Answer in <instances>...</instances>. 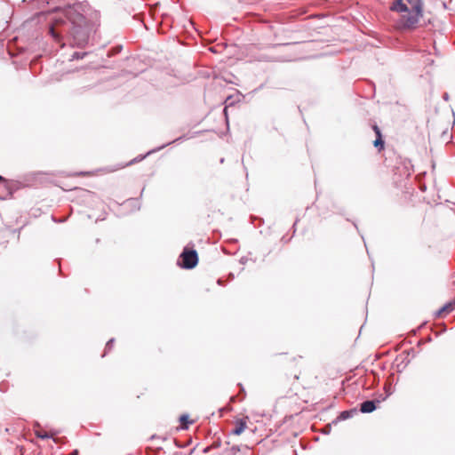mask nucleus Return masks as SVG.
<instances>
[{"label": "nucleus", "instance_id": "nucleus-2", "mask_svg": "<svg viewBox=\"0 0 455 455\" xmlns=\"http://www.w3.org/2000/svg\"><path fill=\"white\" fill-rule=\"evenodd\" d=\"M423 10L411 9L406 3L400 0V30H411L418 27Z\"/></svg>", "mask_w": 455, "mask_h": 455}, {"label": "nucleus", "instance_id": "nucleus-1", "mask_svg": "<svg viewBox=\"0 0 455 455\" xmlns=\"http://www.w3.org/2000/svg\"><path fill=\"white\" fill-rule=\"evenodd\" d=\"M68 19L72 24L70 29H67L65 27L59 28L58 22L52 26L50 32L55 41L60 43V46L63 47L65 43L61 42L62 36L68 34V41L71 46L84 47L89 39L90 26L86 21V19L82 14H76L73 16L72 12H68Z\"/></svg>", "mask_w": 455, "mask_h": 455}, {"label": "nucleus", "instance_id": "nucleus-12", "mask_svg": "<svg viewBox=\"0 0 455 455\" xmlns=\"http://www.w3.org/2000/svg\"><path fill=\"white\" fill-rule=\"evenodd\" d=\"M85 54H86L85 52H83V53L74 52V53H73V55H72V60H75V59H82V58H84V56Z\"/></svg>", "mask_w": 455, "mask_h": 455}, {"label": "nucleus", "instance_id": "nucleus-15", "mask_svg": "<svg viewBox=\"0 0 455 455\" xmlns=\"http://www.w3.org/2000/svg\"><path fill=\"white\" fill-rule=\"evenodd\" d=\"M113 343H114V339H109V340L108 341V343H107V346H106V347H107V348H108V349H110V348L112 347V346H113Z\"/></svg>", "mask_w": 455, "mask_h": 455}, {"label": "nucleus", "instance_id": "nucleus-8", "mask_svg": "<svg viewBox=\"0 0 455 455\" xmlns=\"http://www.w3.org/2000/svg\"><path fill=\"white\" fill-rule=\"evenodd\" d=\"M455 309V299L453 301L448 302L443 305L440 309H438L435 315V317H440L443 313H449Z\"/></svg>", "mask_w": 455, "mask_h": 455}, {"label": "nucleus", "instance_id": "nucleus-7", "mask_svg": "<svg viewBox=\"0 0 455 455\" xmlns=\"http://www.w3.org/2000/svg\"><path fill=\"white\" fill-rule=\"evenodd\" d=\"M372 128H373V131L375 132L376 137H377L376 140L373 141V145L375 148H379V151H380L384 148V141L382 140V135H381L380 130L378 127V125H376V124L373 125Z\"/></svg>", "mask_w": 455, "mask_h": 455}, {"label": "nucleus", "instance_id": "nucleus-6", "mask_svg": "<svg viewBox=\"0 0 455 455\" xmlns=\"http://www.w3.org/2000/svg\"><path fill=\"white\" fill-rule=\"evenodd\" d=\"M235 428L232 430V434L240 435L247 427V421L245 419H239L235 422Z\"/></svg>", "mask_w": 455, "mask_h": 455}, {"label": "nucleus", "instance_id": "nucleus-13", "mask_svg": "<svg viewBox=\"0 0 455 455\" xmlns=\"http://www.w3.org/2000/svg\"><path fill=\"white\" fill-rule=\"evenodd\" d=\"M390 9H391L392 11H398V0H394V1L392 2V4H391Z\"/></svg>", "mask_w": 455, "mask_h": 455}, {"label": "nucleus", "instance_id": "nucleus-4", "mask_svg": "<svg viewBox=\"0 0 455 455\" xmlns=\"http://www.w3.org/2000/svg\"><path fill=\"white\" fill-rule=\"evenodd\" d=\"M414 172L413 164L410 159H403L400 162V177L404 175L410 177Z\"/></svg>", "mask_w": 455, "mask_h": 455}, {"label": "nucleus", "instance_id": "nucleus-17", "mask_svg": "<svg viewBox=\"0 0 455 455\" xmlns=\"http://www.w3.org/2000/svg\"><path fill=\"white\" fill-rule=\"evenodd\" d=\"M232 450L235 451H240L239 446H233Z\"/></svg>", "mask_w": 455, "mask_h": 455}, {"label": "nucleus", "instance_id": "nucleus-10", "mask_svg": "<svg viewBox=\"0 0 455 455\" xmlns=\"http://www.w3.org/2000/svg\"><path fill=\"white\" fill-rule=\"evenodd\" d=\"M180 421L183 425L184 428H188L189 424H192V421H188V416L184 414L180 417Z\"/></svg>", "mask_w": 455, "mask_h": 455}, {"label": "nucleus", "instance_id": "nucleus-3", "mask_svg": "<svg viewBox=\"0 0 455 455\" xmlns=\"http://www.w3.org/2000/svg\"><path fill=\"white\" fill-rule=\"evenodd\" d=\"M180 258L182 259V267L186 269H191L195 267L198 262V255L195 250H184L180 255Z\"/></svg>", "mask_w": 455, "mask_h": 455}, {"label": "nucleus", "instance_id": "nucleus-9", "mask_svg": "<svg viewBox=\"0 0 455 455\" xmlns=\"http://www.w3.org/2000/svg\"><path fill=\"white\" fill-rule=\"evenodd\" d=\"M403 2L406 3L411 9L423 10V0H403Z\"/></svg>", "mask_w": 455, "mask_h": 455}, {"label": "nucleus", "instance_id": "nucleus-11", "mask_svg": "<svg viewBox=\"0 0 455 455\" xmlns=\"http://www.w3.org/2000/svg\"><path fill=\"white\" fill-rule=\"evenodd\" d=\"M351 414H352V412H351V411H342V412L340 413V415H339V418L340 419H347L348 418H350V417H351Z\"/></svg>", "mask_w": 455, "mask_h": 455}, {"label": "nucleus", "instance_id": "nucleus-14", "mask_svg": "<svg viewBox=\"0 0 455 455\" xmlns=\"http://www.w3.org/2000/svg\"><path fill=\"white\" fill-rule=\"evenodd\" d=\"M37 436L39 438H42V439H48L50 438V435H48L47 433H37Z\"/></svg>", "mask_w": 455, "mask_h": 455}, {"label": "nucleus", "instance_id": "nucleus-16", "mask_svg": "<svg viewBox=\"0 0 455 455\" xmlns=\"http://www.w3.org/2000/svg\"><path fill=\"white\" fill-rule=\"evenodd\" d=\"M443 100H445V101H448V100H449L450 96H449L448 92H444V93L443 94Z\"/></svg>", "mask_w": 455, "mask_h": 455}, {"label": "nucleus", "instance_id": "nucleus-18", "mask_svg": "<svg viewBox=\"0 0 455 455\" xmlns=\"http://www.w3.org/2000/svg\"><path fill=\"white\" fill-rule=\"evenodd\" d=\"M4 180V177L0 176V181H3Z\"/></svg>", "mask_w": 455, "mask_h": 455}, {"label": "nucleus", "instance_id": "nucleus-5", "mask_svg": "<svg viewBox=\"0 0 455 455\" xmlns=\"http://www.w3.org/2000/svg\"><path fill=\"white\" fill-rule=\"evenodd\" d=\"M376 403H379V401L368 400L361 403L360 411L363 413H371L375 411Z\"/></svg>", "mask_w": 455, "mask_h": 455}]
</instances>
